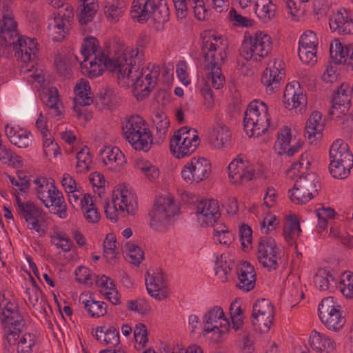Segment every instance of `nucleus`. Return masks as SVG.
Segmentation results:
<instances>
[{
	"instance_id": "11",
	"label": "nucleus",
	"mask_w": 353,
	"mask_h": 353,
	"mask_svg": "<svg viewBox=\"0 0 353 353\" xmlns=\"http://www.w3.org/2000/svg\"><path fill=\"white\" fill-rule=\"evenodd\" d=\"M230 329V322L225 316L222 307L214 305L208 309L203 316V334H211L216 341H219Z\"/></svg>"
},
{
	"instance_id": "41",
	"label": "nucleus",
	"mask_w": 353,
	"mask_h": 353,
	"mask_svg": "<svg viewBox=\"0 0 353 353\" xmlns=\"http://www.w3.org/2000/svg\"><path fill=\"white\" fill-rule=\"evenodd\" d=\"M81 206L87 221L95 223L99 221L101 218L100 213L90 194H84L81 199Z\"/></svg>"
},
{
	"instance_id": "55",
	"label": "nucleus",
	"mask_w": 353,
	"mask_h": 353,
	"mask_svg": "<svg viewBox=\"0 0 353 353\" xmlns=\"http://www.w3.org/2000/svg\"><path fill=\"white\" fill-rule=\"evenodd\" d=\"M116 237L114 234H108L103 241V254L108 261L114 259L119 253Z\"/></svg>"
},
{
	"instance_id": "31",
	"label": "nucleus",
	"mask_w": 353,
	"mask_h": 353,
	"mask_svg": "<svg viewBox=\"0 0 353 353\" xmlns=\"http://www.w3.org/2000/svg\"><path fill=\"white\" fill-rule=\"evenodd\" d=\"M96 284L99 287L100 292L104 296L105 299L113 305H119L120 303L121 296L111 278L105 275L97 276Z\"/></svg>"
},
{
	"instance_id": "23",
	"label": "nucleus",
	"mask_w": 353,
	"mask_h": 353,
	"mask_svg": "<svg viewBox=\"0 0 353 353\" xmlns=\"http://www.w3.org/2000/svg\"><path fill=\"white\" fill-rule=\"evenodd\" d=\"M329 25L332 32L339 34H353V12L341 8L330 17Z\"/></svg>"
},
{
	"instance_id": "54",
	"label": "nucleus",
	"mask_w": 353,
	"mask_h": 353,
	"mask_svg": "<svg viewBox=\"0 0 353 353\" xmlns=\"http://www.w3.org/2000/svg\"><path fill=\"white\" fill-rule=\"evenodd\" d=\"M99 6L90 7L89 6L78 5L77 9V17L79 22L81 25H83L92 21L96 15Z\"/></svg>"
},
{
	"instance_id": "19",
	"label": "nucleus",
	"mask_w": 353,
	"mask_h": 353,
	"mask_svg": "<svg viewBox=\"0 0 353 353\" xmlns=\"http://www.w3.org/2000/svg\"><path fill=\"white\" fill-rule=\"evenodd\" d=\"M2 14V19L0 20V39L3 41V44L7 46L8 43H14V39L19 36L10 0L3 1Z\"/></svg>"
},
{
	"instance_id": "9",
	"label": "nucleus",
	"mask_w": 353,
	"mask_h": 353,
	"mask_svg": "<svg viewBox=\"0 0 353 353\" xmlns=\"http://www.w3.org/2000/svg\"><path fill=\"white\" fill-rule=\"evenodd\" d=\"M272 48L271 37L261 31H256L245 37L241 54L248 61H260L269 54Z\"/></svg>"
},
{
	"instance_id": "52",
	"label": "nucleus",
	"mask_w": 353,
	"mask_h": 353,
	"mask_svg": "<svg viewBox=\"0 0 353 353\" xmlns=\"http://www.w3.org/2000/svg\"><path fill=\"white\" fill-rule=\"evenodd\" d=\"M35 185V192L38 199L41 201L43 198H46V194L55 185L52 179L39 176L34 180Z\"/></svg>"
},
{
	"instance_id": "53",
	"label": "nucleus",
	"mask_w": 353,
	"mask_h": 353,
	"mask_svg": "<svg viewBox=\"0 0 353 353\" xmlns=\"http://www.w3.org/2000/svg\"><path fill=\"white\" fill-rule=\"evenodd\" d=\"M338 287L344 296L347 299L353 298V274L350 272H345L340 281H338Z\"/></svg>"
},
{
	"instance_id": "51",
	"label": "nucleus",
	"mask_w": 353,
	"mask_h": 353,
	"mask_svg": "<svg viewBox=\"0 0 353 353\" xmlns=\"http://www.w3.org/2000/svg\"><path fill=\"white\" fill-rule=\"evenodd\" d=\"M292 139L291 129L284 126L277 132V140L274 143L275 150L279 154L285 153Z\"/></svg>"
},
{
	"instance_id": "62",
	"label": "nucleus",
	"mask_w": 353,
	"mask_h": 353,
	"mask_svg": "<svg viewBox=\"0 0 353 353\" xmlns=\"http://www.w3.org/2000/svg\"><path fill=\"white\" fill-rule=\"evenodd\" d=\"M137 165L138 169L150 181L155 180L159 176V170L149 162L140 161L137 163Z\"/></svg>"
},
{
	"instance_id": "42",
	"label": "nucleus",
	"mask_w": 353,
	"mask_h": 353,
	"mask_svg": "<svg viewBox=\"0 0 353 353\" xmlns=\"http://www.w3.org/2000/svg\"><path fill=\"white\" fill-rule=\"evenodd\" d=\"M301 232L300 223L297 217L295 215L290 216L283 227V232L284 238L288 245H293Z\"/></svg>"
},
{
	"instance_id": "37",
	"label": "nucleus",
	"mask_w": 353,
	"mask_h": 353,
	"mask_svg": "<svg viewBox=\"0 0 353 353\" xmlns=\"http://www.w3.org/2000/svg\"><path fill=\"white\" fill-rule=\"evenodd\" d=\"M330 161H353L349 145L342 139L335 140L330 148Z\"/></svg>"
},
{
	"instance_id": "25",
	"label": "nucleus",
	"mask_w": 353,
	"mask_h": 353,
	"mask_svg": "<svg viewBox=\"0 0 353 353\" xmlns=\"http://www.w3.org/2000/svg\"><path fill=\"white\" fill-rule=\"evenodd\" d=\"M196 213L199 221L205 226L213 225L221 217L219 205L215 199L201 201L197 205Z\"/></svg>"
},
{
	"instance_id": "26",
	"label": "nucleus",
	"mask_w": 353,
	"mask_h": 353,
	"mask_svg": "<svg viewBox=\"0 0 353 353\" xmlns=\"http://www.w3.org/2000/svg\"><path fill=\"white\" fill-rule=\"evenodd\" d=\"M13 46L15 57L17 59L27 63L36 57L38 51L35 40L29 37L18 36L14 43H8L7 46Z\"/></svg>"
},
{
	"instance_id": "39",
	"label": "nucleus",
	"mask_w": 353,
	"mask_h": 353,
	"mask_svg": "<svg viewBox=\"0 0 353 353\" xmlns=\"http://www.w3.org/2000/svg\"><path fill=\"white\" fill-rule=\"evenodd\" d=\"M314 281L316 286L321 291H334L338 288V279L329 270L320 269L316 272Z\"/></svg>"
},
{
	"instance_id": "21",
	"label": "nucleus",
	"mask_w": 353,
	"mask_h": 353,
	"mask_svg": "<svg viewBox=\"0 0 353 353\" xmlns=\"http://www.w3.org/2000/svg\"><path fill=\"white\" fill-rule=\"evenodd\" d=\"M118 205L121 214H134L138 208L137 198L132 189L125 184L117 186L113 192L112 201Z\"/></svg>"
},
{
	"instance_id": "43",
	"label": "nucleus",
	"mask_w": 353,
	"mask_h": 353,
	"mask_svg": "<svg viewBox=\"0 0 353 353\" xmlns=\"http://www.w3.org/2000/svg\"><path fill=\"white\" fill-rule=\"evenodd\" d=\"M49 35L53 41H61L68 32L67 25L60 17H54L48 24Z\"/></svg>"
},
{
	"instance_id": "46",
	"label": "nucleus",
	"mask_w": 353,
	"mask_h": 353,
	"mask_svg": "<svg viewBox=\"0 0 353 353\" xmlns=\"http://www.w3.org/2000/svg\"><path fill=\"white\" fill-rule=\"evenodd\" d=\"M348 47H344L338 39L334 40L330 47V57L336 64L346 61L350 52Z\"/></svg>"
},
{
	"instance_id": "56",
	"label": "nucleus",
	"mask_w": 353,
	"mask_h": 353,
	"mask_svg": "<svg viewBox=\"0 0 353 353\" xmlns=\"http://www.w3.org/2000/svg\"><path fill=\"white\" fill-rule=\"evenodd\" d=\"M50 242L55 245L57 248L60 249L64 252H69L71 250L72 243L68 236L61 232H56L51 236Z\"/></svg>"
},
{
	"instance_id": "5",
	"label": "nucleus",
	"mask_w": 353,
	"mask_h": 353,
	"mask_svg": "<svg viewBox=\"0 0 353 353\" xmlns=\"http://www.w3.org/2000/svg\"><path fill=\"white\" fill-rule=\"evenodd\" d=\"M270 119L267 105L254 100L248 105L244 113V130L249 137L261 136L268 129H275V125L271 123Z\"/></svg>"
},
{
	"instance_id": "30",
	"label": "nucleus",
	"mask_w": 353,
	"mask_h": 353,
	"mask_svg": "<svg viewBox=\"0 0 353 353\" xmlns=\"http://www.w3.org/2000/svg\"><path fill=\"white\" fill-rule=\"evenodd\" d=\"M324 128L325 122L323 119V114L319 111H314L310 114L305 123V137L313 143L321 137Z\"/></svg>"
},
{
	"instance_id": "16",
	"label": "nucleus",
	"mask_w": 353,
	"mask_h": 353,
	"mask_svg": "<svg viewBox=\"0 0 353 353\" xmlns=\"http://www.w3.org/2000/svg\"><path fill=\"white\" fill-rule=\"evenodd\" d=\"M16 208L21 219H23L30 230H35L40 236L46 234L41 228L40 219L42 218L43 210L32 201L22 202L21 199L15 197Z\"/></svg>"
},
{
	"instance_id": "36",
	"label": "nucleus",
	"mask_w": 353,
	"mask_h": 353,
	"mask_svg": "<svg viewBox=\"0 0 353 353\" xmlns=\"http://www.w3.org/2000/svg\"><path fill=\"white\" fill-rule=\"evenodd\" d=\"M309 344L316 352H330L334 350L336 346L335 341L330 337L315 330H312L310 335Z\"/></svg>"
},
{
	"instance_id": "22",
	"label": "nucleus",
	"mask_w": 353,
	"mask_h": 353,
	"mask_svg": "<svg viewBox=\"0 0 353 353\" xmlns=\"http://www.w3.org/2000/svg\"><path fill=\"white\" fill-rule=\"evenodd\" d=\"M231 183L236 185H245L255 176V171L248 161L242 159L233 160L228 167Z\"/></svg>"
},
{
	"instance_id": "49",
	"label": "nucleus",
	"mask_w": 353,
	"mask_h": 353,
	"mask_svg": "<svg viewBox=\"0 0 353 353\" xmlns=\"http://www.w3.org/2000/svg\"><path fill=\"white\" fill-rule=\"evenodd\" d=\"M234 263L231 261H228L225 256L221 255L216 261L215 274L222 282H225L228 281Z\"/></svg>"
},
{
	"instance_id": "18",
	"label": "nucleus",
	"mask_w": 353,
	"mask_h": 353,
	"mask_svg": "<svg viewBox=\"0 0 353 353\" xmlns=\"http://www.w3.org/2000/svg\"><path fill=\"white\" fill-rule=\"evenodd\" d=\"M211 171L208 160L203 157L192 158L181 169L183 179L188 183H199L207 179Z\"/></svg>"
},
{
	"instance_id": "34",
	"label": "nucleus",
	"mask_w": 353,
	"mask_h": 353,
	"mask_svg": "<svg viewBox=\"0 0 353 353\" xmlns=\"http://www.w3.org/2000/svg\"><path fill=\"white\" fill-rule=\"evenodd\" d=\"M350 105V96L343 89L340 88L333 96L329 114L331 116L336 115V117H340L348 112Z\"/></svg>"
},
{
	"instance_id": "13",
	"label": "nucleus",
	"mask_w": 353,
	"mask_h": 353,
	"mask_svg": "<svg viewBox=\"0 0 353 353\" xmlns=\"http://www.w3.org/2000/svg\"><path fill=\"white\" fill-rule=\"evenodd\" d=\"M318 181L313 173L301 175L289 190L291 201L296 204H305L317 194Z\"/></svg>"
},
{
	"instance_id": "6",
	"label": "nucleus",
	"mask_w": 353,
	"mask_h": 353,
	"mask_svg": "<svg viewBox=\"0 0 353 353\" xmlns=\"http://www.w3.org/2000/svg\"><path fill=\"white\" fill-rule=\"evenodd\" d=\"M125 139L136 150L148 151L152 143V135L145 120L139 115L130 117L123 128Z\"/></svg>"
},
{
	"instance_id": "24",
	"label": "nucleus",
	"mask_w": 353,
	"mask_h": 353,
	"mask_svg": "<svg viewBox=\"0 0 353 353\" xmlns=\"http://www.w3.org/2000/svg\"><path fill=\"white\" fill-rule=\"evenodd\" d=\"M283 101L289 110L301 112L307 104L306 96L303 94L298 82L288 83L283 94Z\"/></svg>"
},
{
	"instance_id": "57",
	"label": "nucleus",
	"mask_w": 353,
	"mask_h": 353,
	"mask_svg": "<svg viewBox=\"0 0 353 353\" xmlns=\"http://www.w3.org/2000/svg\"><path fill=\"white\" fill-rule=\"evenodd\" d=\"M153 122L156 126L159 139H164L170 126V120L167 115L163 112H157L153 119Z\"/></svg>"
},
{
	"instance_id": "50",
	"label": "nucleus",
	"mask_w": 353,
	"mask_h": 353,
	"mask_svg": "<svg viewBox=\"0 0 353 353\" xmlns=\"http://www.w3.org/2000/svg\"><path fill=\"white\" fill-rule=\"evenodd\" d=\"M77 169L79 173L89 171L92 162V158L88 147H84L77 154Z\"/></svg>"
},
{
	"instance_id": "2",
	"label": "nucleus",
	"mask_w": 353,
	"mask_h": 353,
	"mask_svg": "<svg viewBox=\"0 0 353 353\" xmlns=\"http://www.w3.org/2000/svg\"><path fill=\"white\" fill-rule=\"evenodd\" d=\"M201 49L205 61L206 82L218 90L225 83L221 65L227 57V42L224 38L212 30L201 34Z\"/></svg>"
},
{
	"instance_id": "29",
	"label": "nucleus",
	"mask_w": 353,
	"mask_h": 353,
	"mask_svg": "<svg viewBox=\"0 0 353 353\" xmlns=\"http://www.w3.org/2000/svg\"><path fill=\"white\" fill-rule=\"evenodd\" d=\"M145 285L148 294L152 297L159 301L166 298L168 290L163 272H157L152 275L148 273L145 277Z\"/></svg>"
},
{
	"instance_id": "45",
	"label": "nucleus",
	"mask_w": 353,
	"mask_h": 353,
	"mask_svg": "<svg viewBox=\"0 0 353 353\" xmlns=\"http://www.w3.org/2000/svg\"><path fill=\"white\" fill-rule=\"evenodd\" d=\"M82 304L88 315L92 318L103 316L107 313V305L103 301H95L92 297L82 301Z\"/></svg>"
},
{
	"instance_id": "48",
	"label": "nucleus",
	"mask_w": 353,
	"mask_h": 353,
	"mask_svg": "<svg viewBox=\"0 0 353 353\" xmlns=\"http://www.w3.org/2000/svg\"><path fill=\"white\" fill-rule=\"evenodd\" d=\"M46 97V104L50 109L51 114L54 116H60L62 112V103L60 101L57 89L54 87L50 88Z\"/></svg>"
},
{
	"instance_id": "14",
	"label": "nucleus",
	"mask_w": 353,
	"mask_h": 353,
	"mask_svg": "<svg viewBox=\"0 0 353 353\" xmlns=\"http://www.w3.org/2000/svg\"><path fill=\"white\" fill-rule=\"evenodd\" d=\"M256 256L259 263L270 272L276 270L281 263L279 247L272 238L259 239Z\"/></svg>"
},
{
	"instance_id": "60",
	"label": "nucleus",
	"mask_w": 353,
	"mask_h": 353,
	"mask_svg": "<svg viewBox=\"0 0 353 353\" xmlns=\"http://www.w3.org/2000/svg\"><path fill=\"white\" fill-rule=\"evenodd\" d=\"M316 52L317 47H299L298 55L303 63L313 65L317 61Z\"/></svg>"
},
{
	"instance_id": "20",
	"label": "nucleus",
	"mask_w": 353,
	"mask_h": 353,
	"mask_svg": "<svg viewBox=\"0 0 353 353\" xmlns=\"http://www.w3.org/2000/svg\"><path fill=\"white\" fill-rule=\"evenodd\" d=\"M284 76L283 61L276 59L270 61L261 76V83L265 87V92L271 94L277 90Z\"/></svg>"
},
{
	"instance_id": "63",
	"label": "nucleus",
	"mask_w": 353,
	"mask_h": 353,
	"mask_svg": "<svg viewBox=\"0 0 353 353\" xmlns=\"http://www.w3.org/2000/svg\"><path fill=\"white\" fill-rule=\"evenodd\" d=\"M252 230L248 225H242L239 229V238L242 248L244 251L248 250L252 245Z\"/></svg>"
},
{
	"instance_id": "10",
	"label": "nucleus",
	"mask_w": 353,
	"mask_h": 353,
	"mask_svg": "<svg viewBox=\"0 0 353 353\" xmlns=\"http://www.w3.org/2000/svg\"><path fill=\"white\" fill-rule=\"evenodd\" d=\"M199 144L196 130L185 126L174 132L170 139V148L176 158L181 159L192 154Z\"/></svg>"
},
{
	"instance_id": "47",
	"label": "nucleus",
	"mask_w": 353,
	"mask_h": 353,
	"mask_svg": "<svg viewBox=\"0 0 353 353\" xmlns=\"http://www.w3.org/2000/svg\"><path fill=\"white\" fill-rule=\"evenodd\" d=\"M353 167V161H330L329 170L334 178L343 179L347 178Z\"/></svg>"
},
{
	"instance_id": "59",
	"label": "nucleus",
	"mask_w": 353,
	"mask_h": 353,
	"mask_svg": "<svg viewBox=\"0 0 353 353\" xmlns=\"http://www.w3.org/2000/svg\"><path fill=\"white\" fill-rule=\"evenodd\" d=\"M125 249L128 260L131 263L138 265L143 260V251L140 247L133 243H128L125 245Z\"/></svg>"
},
{
	"instance_id": "44",
	"label": "nucleus",
	"mask_w": 353,
	"mask_h": 353,
	"mask_svg": "<svg viewBox=\"0 0 353 353\" xmlns=\"http://www.w3.org/2000/svg\"><path fill=\"white\" fill-rule=\"evenodd\" d=\"M0 161L6 165L14 168H21L23 161L20 156L15 154L12 150L3 145L0 138Z\"/></svg>"
},
{
	"instance_id": "1",
	"label": "nucleus",
	"mask_w": 353,
	"mask_h": 353,
	"mask_svg": "<svg viewBox=\"0 0 353 353\" xmlns=\"http://www.w3.org/2000/svg\"><path fill=\"white\" fill-rule=\"evenodd\" d=\"M147 43V39L139 40L137 48L125 49L114 62L119 81L128 84L127 81L130 79L138 100L149 95L156 86L160 74V67L154 64L141 69L144 61L143 49Z\"/></svg>"
},
{
	"instance_id": "33",
	"label": "nucleus",
	"mask_w": 353,
	"mask_h": 353,
	"mask_svg": "<svg viewBox=\"0 0 353 353\" xmlns=\"http://www.w3.org/2000/svg\"><path fill=\"white\" fill-rule=\"evenodd\" d=\"M254 12L263 23H268L276 16L277 6L274 0H254Z\"/></svg>"
},
{
	"instance_id": "35",
	"label": "nucleus",
	"mask_w": 353,
	"mask_h": 353,
	"mask_svg": "<svg viewBox=\"0 0 353 353\" xmlns=\"http://www.w3.org/2000/svg\"><path fill=\"white\" fill-rule=\"evenodd\" d=\"M5 133L10 141L19 148H27L31 143V133L26 129L16 128L6 125Z\"/></svg>"
},
{
	"instance_id": "7",
	"label": "nucleus",
	"mask_w": 353,
	"mask_h": 353,
	"mask_svg": "<svg viewBox=\"0 0 353 353\" xmlns=\"http://www.w3.org/2000/svg\"><path fill=\"white\" fill-rule=\"evenodd\" d=\"M179 207L170 197H159L149 213L150 225L157 230H164L176 220Z\"/></svg>"
},
{
	"instance_id": "12",
	"label": "nucleus",
	"mask_w": 353,
	"mask_h": 353,
	"mask_svg": "<svg viewBox=\"0 0 353 353\" xmlns=\"http://www.w3.org/2000/svg\"><path fill=\"white\" fill-rule=\"evenodd\" d=\"M318 312L321 323L329 330L338 332L345 323V317L341 305L337 304L332 296L322 299L319 305Z\"/></svg>"
},
{
	"instance_id": "17",
	"label": "nucleus",
	"mask_w": 353,
	"mask_h": 353,
	"mask_svg": "<svg viewBox=\"0 0 353 353\" xmlns=\"http://www.w3.org/2000/svg\"><path fill=\"white\" fill-rule=\"evenodd\" d=\"M74 92L76 94L73 108L74 115L80 121L87 122L92 117V114L85 108L93 101L89 82L82 79L76 85Z\"/></svg>"
},
{
	"instance_id": "40",
	"label": "nucleus",
	"mask_w": 353,
	"mask_h": 353,
	"mask_svg": "<svg viewBox=\"0 0 353 353\" xmlns=\"http://www.w3.org/2000/svg\"><path fill=\"white\" fill-rule=\"evenodd\" d=\"M104 14L112 23H115L122 17L125 3L123 0H105Z\"/></svg>"
},
{
	"instance_id": "4",
	"label": "nucleus",
	"mask_w": 353,
	"mask_h": 353,
	"mask_svg": "<svg viewBox=\"0 0 353 353\" xmlns=\"http://www.w3.org/2000/svg\"><path fill=\"white\" fill-rule=\"evenodd\" d=\"M81 55L83 60L75 56V59L80 63L81 73L90 78H95L103 74L106 68L111 67L114 72L118 74V69L115 68L114 62L118 59L111 60L108 54L99 48V42L94 37H90L84 39L81 48Z\"/></svg>"
},
{
	"instance_id": "58",
	"label": "nucleus",
	"mask_w": 353,
	"mask_h": 353,
	"mask_svg": "<svg viewBox=\"0 0 353 353\" xmlns=\"http://www.w3.org/2000/svg\"><path fill=\"white\" fill-rule=\"evenodd\" d=\"M46 197L43 198L41 201L48 208L54 205H60L61 202H63V194L55 185L50 189V191L46 193Z\"/></svg>"
},
{
	"instance_id": "15",
	"label": "nucleus",
	"mask_w": 353,
	"mask_h": 353,
	"mask_svg": "<svg viewBox=\"0 0 353 353\" xmlns=\"http://www.w3.org/2000/svg\"><path fill=\"white\" fill-rule=\"evenodd\" d=\"M252 325L256 331L267 333L274 321V306L269 299H261L256 301L252 310Z\"/></svg>"
},
{
	"instance_id": "32",
	"label": "nucleus",
	"mask_w": 353,
	"mask_h": 353,
	"mask_svg": "<svg viewBox=\"0 0 353 353\" xmlns=\"http://www.w3.org/2000/svg\"><path fill=\"white\" fill-rule=\"evenodd\" d=\"M239 283L237 287L243 292H249L255 285L256 273L254 267L248 262H243L239 268L238 272Z\"/></svg>"
},
{
	"instance_id": "61",
	"label": "nucleus",
	"mask_w": 353,
	"mask_h": 353,
	"mask_svg": "<svg viewBox=\"0 0 353 353\" xmlns=\"http://www.w3.org/2000/svg\"><path fill=\"white\" fill-rule=\"evenodd\" d=\"M279 224V221L274 214H267L260 222V229L262 233L269 234L274 231Z\"/></svg>"
},
{
	"instance_id": "27",
	"label": "nucleus",
	"mask_w": 353,
	"mask_h": 353,
	"mask_svg": "<svg viewBox=\"0 0 353 353\" xmlns=\"http://www.w3.org/2000/svg\"><path fill=\"white\" fill-rule=\"evenodd\" d=\"M232 134L229 128L221 121H217L208 135L210 145L215 149H222L230 145Z\"/></svg>"
},
{
	"instance_id": "8",
	"label": "nucleus",
	"mask_w": 353,
	"mask_h": 353,
	"mask_svg": "<svg viewBox=\"0 0 353 353\" xmlns=\"http://www.w3.org/2000/svg\"><path fill=\"white\" fill-rule=\"evenodd\" d=\"M131 14L138 21H145L153 17L159 23L168 21L170 10L165 0H134Z\"/></svg>"
},
{
	"instance_id": "3",
	"label": "nucleus",
	"mask_w": 353,
	"mask_h": 353,
	"mask_svg": "<svg viewBox=\"0 0 353 353\" xmlns=\"http://www.w3.org/2000/svg\"><path fill=\"white\" fill-rule=\"evenodd\" d=\"M1 319L6 327L8 343L12 345L17 343V353H32L37 343V336L34 334L26 333L19 337L25 321L18 312L17 306L13 303L7 302Z\"/></svg>"
},
{
	"instance_id": "64",
	"label": "nucleus",
	"mask_w": 353,
	"mask_h": 353,
	"mask_svg": "<svg viewBox=\"0 0 353 353\" xmlns=\"http://www.w3.org/2000/svg\"><path fill=\"white\" fill-rule=\"evenodd\" d=\"M102 103L108 108H112L121 101V97L112 89H106L101 95Z\"/></svg>"
},
{
	"instance_id": "38",
	"label": "nucleus",
	"mask_w": 353,
	"mask_h": 353,
	"mask_svg": "<svg viewBox=\"0 0 353 353\" xmlns=\"http://www.w3.org/2000/svg\"><path fill=\"white\" fill-rule=\"evenodd\" d=\"M95 337L97 340L112 347L120 343L119 331L111 325L97 327L95 330Z\"/></svg>"
},
{
	"instance_id": "28",
	"label": "nucleus",
	"mask_w": 353,
	"mask_h": 353,
	"mask_svg": "<svg viewBox=\"0 0 353 353\" xmlns=\"http://www.w3.org/2000/svg\"><path fill=\"white\" fill-rule=\"evenodd\" d=\"M99 154L104 165L114 172L121 171L126 163L124 154L117 147L104 146Z\"/></svg>"
}]
</instances>
